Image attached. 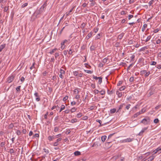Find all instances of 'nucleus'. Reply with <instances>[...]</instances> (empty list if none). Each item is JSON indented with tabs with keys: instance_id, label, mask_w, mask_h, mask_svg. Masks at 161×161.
Here are the masks:
<instances>
[{
	"instance_id": "obj_1",
	"label": "nucleus",
	"mask_w": 161,
	"mask_h": 161,
	"mask_svg": "<svg viewBox=\"0 0 161 161\" xmlns=\"http://www.w3.org/2000/svg\"><path fill=\"white\" fill-rule=\"evenodd\" d=\"M47 4V1H46L41 6V7L38 9H37L35 11V14L36 15H38L41 14L45 11V9L46 8Z\"/></svg>"
},
{
	"instance_id": "obj_2",
	"label": "nucleus",
	"mask_w": 161,
	"mask_h": 161,
	"mask_svg": "<svg viewBox=\"0 0 161 161\" xmlns=\"http://www.w3.org/2000/svg\"><path fill=\"white\" fill-rule=\"evenodd\" d=\"M151 120L149 117H147L146 118L143 119L141 122V123H142L145 125H149L150 123Z\"/></svg>"
},
{
	"instance_id": "obj_3",
	"label": "nucleus",
	"mask_w": 161,
	"mask_h": 161,
	"mask_svg": "<svg viewBox=\"0 0 161 161\" xmlns=\"http://www.w3.org/2000/svg\"><path fill=\"white\" fill-rule=\"evenodd\" d=\"M69 40H64L63 42H62L61 43V48L62 50L64 49L65 47L64 44L66 43V42H68Z\"/></svg>"
},
{
	"instance_id": "obj_4",
	"label": "nucleus",
	"mask_w": 161,
	"mask_h": 161,
	"mask_svg": "<svg viewBox=\"0 0 161 161\" xmlns=\"http://www.w3.org/2000/svg\"><path fill=\"white\" fill-rule=\"evenodd\" d=\"M14 76L12 75L8 77V78L7 82L8 83L11 82L14 80Z\"/></svg>"
},
{
	"instance_id": "obj_5",
	"label": "nucleus",
	"mask_w": 161,
	"mask_h": 161,
	"mask_svg": "<svg viewBox=\"0 0 161 161\" xmlns=\"http://www.w3.org/2000/svg\"><path fill=\"white\" fill-rule=\"evenodd\" d=\"M65 74V72L64 70L62 69H60V74L59 75V76L60 78L63 79V74L64 75Z\"/></svg>"
},
{
	"instance_id": "obj_6",
	"label": "nucleus",
	"mask_w": 161,
	"mask_h": 161,
	"mask_svg": "<svg viewBox=\"0 0 161 161\" xmlns=\"http://www.w3.org/2000/svg\"><path fill=\"white\" fill-rule=\"evenodd\" d=\"M134 138H127L126 139L123 140L122 141L123 142H129L133 141Z\"/></svg>"
},
{
	"instance_id": "obj_7",
	"label": "nucleus",
	"mask_w": 161,
	"mask_h": 161,
	"mask_svg": "<svg viewBox=\"0 0 161 161\" xmlns=\"http://www.w3.org/2000/svg\"><path fill=\"white\" fill-rule=\"evenodd\" d=\"M101 142V141L99 140L98 141L94 142L92 147H97L98 146V144H100V143Z\"/></svg>"
},
{
	"instance_id": "obj_8",
	"label": "nucleus",
	"mask_w": 161,
	"mask_h": 161,
	"mask_svg": "<svg viewBox=\"0 0 161 161\" xmlns=\"http://www.w3.org/2000/svg\"><path fill=\"white\" fill-rule=\"evenodd\" d=\"M148 128V127H145L138 134V135L139 136H141L144 132L145 130H147Z\"/></svg>"
},
{
	"instance_id": "obj_9",
	"label": "nucleus",
	"mask_w": 161,
	"mask_h": 161,
	"mask_svg": "<svg viewBox=\"0 0 161 161\" xmlns=\"http://www.w3.org/2000/svg\"><path fill=\"white\" fill-rule=\"evenodd\" d=\"M124 94V93H122V92H120L119 91H117L116 92V94L118 95V97H121L123 94Z\"/></svg>"
},
{
	"instance_id": "obj_10",
	"label": "nucleus",
	"mask_w": 161,
	"mask_h": 161,
	"mask_svg": "<svg viewBox=\"0 0 161 161\" xmlns=\"http://www.w3.org/2000/svg\"><path fill=\"white\" fill-rule=\"evenodd\" d=\"M146 35L147 34L145 33L142 35L141 39V40L142 41H144L145 42V40H146Z\"/></svg>"
},
{
	"instance_id": "obj_11",
	"label": "nucleus",
	"mask_w": 161,
	"mask_h": 161,
	"mask_svg": "<svg viewBox=\"0 0 161 161\" xmlns=\"http://www.w3.org/2000/svg\"><path fill=\"white\" fill-rule=\"evenodd\" d=\"M75 6H74L72 7V8L68 12H67L66 13V17L68 16L69 14L70 13L72 12L73 10L74 9V8H75Z\"/></svg>"
},
{
	"instance_id": "obj_12",
	"label": "nucleus",
	"mask_w": 161,
	"mask_h": 161,
	"mask_svg": "<svg viewBox=\"0 0 161 161\" xmlns=\"http://www.w3.org/2000/svg\"><path fill=\"white\" fill-rule=\"evenodd\" d=\"M124 35V33H121L120 35H119L118 36V38L120 40L121 39Z\"/></svg>"
},
{
	"instance_id": "obj_13",
	"label": "nucleus",
	"mask_w": 161,
	"mask_h": 161,
	"mask_svg": "<svg viewBox=\"0 0 161 161\" xmlns=\"http://www.w3.org/2000/svg\"><path fill=\"white\" fill-rule=\"evenodd\" d=\"M154 158H155L154 156L153 155H152L148 158V160L147 161H152L154 159Z\"/></svg>"
},
{
	"instance_id": "obj_14",
	"label": "nucleus",
	"mask_w": 161,
	"mask_h": 161,
	"mask_svg": "<svg viewBox=\"0 0 161 161\" xmlns=\"http://www.w3.org/2000/svg\"><path fill=\"white\" fill-rule=\"evenodd\" d=\"M147 27V25L146 24H145L143 25V26L142 29V32H144L146 28Z\"/></svg>"
},
{
	"instance_id": "obj_15",
	"label": "nucleus",
	"mask_w": 161,
	"mask_h": 161,
	"mask_svg": "<svg viewBox=\"0 0 161 161\" xmlns=\"http://www.w3.org/2000/svg\"><path fill=\"white\" fill-rule=\"evenodd\" d=\"M96 47L95 46V45H92L90 47V49L91 51H92L95 50L96 49Z\"/></svg>"
},
{
	"instance_id": "obj_16",
	"label": "nucleus",
	"mask_w": 161,
	"mask_h": 161,
	"mask_svg": "<svg viewBox=\"0 0 161 161\" xmlns=\"http://www.w3.org/2000/svg\"><path fill=\"white\" fill-rule=\"evenodd\" d=\"M6 46V44H4L3 45H1L0 46V52H1L2 50Z\"/></svg>"
},
{
	"instance_id": "obj_17",
	"label": "nucleus",
	"mask_w": 161,
	"mask_h": 161,
	"mask_svg": "<svg viewBox=\"0 0 161 161\" xmlns=\"http://www.w3.org/2000/svg\"><path fill=\"white\" fill-rule=\"evenodd\" d=\"M149 92L147 94V96L148 97H150L153 94V92H152L151 90L149 91Z\"/></svg>"
},
{
	"instance_id": "obj_18",
	"label": "nucleus",
	"mask_w": 161,
	"mask_h": 161,
	"mask_svg": "<svg viewBox=\"0 0 161 161\" xmlns=\"http://www.w3.org/2000/svg\"><path fill=\"white\" fill-rule=\"evenodd\" d=\"M96 4V3L95 1H94L93 2H91V3L90 4V7H92L95 5Z\"/></svg>"
},
{
	"instance_id": "obj_19",
	"label": "nucleus",
	"mask_w": 161,
	"mask_h": 161,
	"mask_svg": "<svg viewBox=\"0 0 161 161\" xmlns=\"http://www.w3.org/2000/svg\"><path fill=\"white\" fill-rule=\"evenodd\" d=\"M74 154L75 156H77L80 155L81 153L80 152L77 151L74 153Z\"/></svg>"
},
{
	"instance_id": "obj_20",
	"label": "nucleus",
	"mask_w": 161,
	"mask_h": 161,
	"mask_svg": "<svg viewBox=\"0 0 161 161\" xmlns=\"http://www.w3.org/2000/svg\"><path fill=\"white\" fill-rule=\"evenodd\" d=\"M151 37L152 36L150 35H149L146 38V40H145V42H147L148 41L150 40Z\"/></svg>"
},
{
	"instance_id": "obj_21",
	"label": "nucleus",
	"mask_w": 161,
	"mask_h": 161,
	"mask_svg": "<svg viewBox=\"0 0 161 161\" xmlns=\"http://www.w3.org/2000/svg\"><path fill=\"white\" fill-rule=\"evenodd\" d=\"M92 34V33L91 32L88 33L86 37V38H87V39H88L91 37Z\"/></svg>"
},
{
	"instance_id": "obj_22",
	"label": "nucleus",
	"mask_w": 161,
	"mask_h": 161,
	"mask_svg": "<svg viewBox=\"0 0 161 161\" xmlns=\"http://www.w3.org/2000/svg\"><path fill=\"white\" fill-rule=\"evenodd\" d=\"M107 138L106 136H104L101 137V140L103 142H104Z\"/></svg>"
},
{
	"instance_id": "obj_23",
	"label": "nucleus",
	"mask_w": 161,
	"mask_h": 161,
	"mask_svg": "<svg viewBox=\"0 0 161 161\" xmlns=\"http://www.w3.org/2000/svg\"><path fill=\"white\" fill-rule=\"evenodd\" d=\"M125 105V104H124V103L120 105L119 106V109H118V110L117 111V112H118L119 110L122 109V108H123V106Z\"/></svg>"
},
{
	"instance_id": "obj_24",
	"label": "nucleus",
	"mask_w": 161,
	"mask_h": 161,
	"mask_svg": "<svg viewBox=\"0 0 161 161\" xmlns=\"http://www.w3.org/2000/svg\"><path fill=\"white\" fill-rule=\"evenodd\" d=\"M116 111V109L115 108H113V109H111L110 110V113L111 114H113Z\"/></svg>"
},
{
	"instance_id": "obj_25",
	"label": "nucleus",
	"mask_w": 161,
	"mask_h": 161,
	"mask_svg": "<svg viewBox=\"0 0 161 161\" xmlns=\"http://www.w3.org/2000/svg\"><path fill=\"white\" fill-rule=\"evenodd\" d=\"M114 92V91H113V90H112L111 91H109V90L108 89L107 91V93L109 95H111Z\"/></svg>"
},
{
	"instance_id": "obj_26",
	"label": "nucleus",
	"mask_w": 161,
	"mask_h": 161,
	"mask_svg": "<svg viewBox=\"0 0 161 161\" xmlns=\"http://www.w3.org/2000/svg\"><path fill=\"white\" fill-rule=\"evenodd\" d=\"M56 50H57V49L56 48H55L53 49L49 53L51 54H52L53 53H54Z\"/></svg>"
},
{
	"instance_id": "obj_27",
	"label": "nucleus",
	"mask_w": 161,
	"mask_h": 161,
	"mask_svg": "<svg viewBox=\"0 0 161 161\" xmlns=\"http://www.w3.org/2000/svg\"><path fill=\"white\" fill-rule=\"evenodd\" d=\"M53 139H54V137L52 136H50L48 137V139L49 141H52Z\"/></svg>"
},
{
	"instance_id": "obj_28",
	"label": "nucleus",
	"mask_w": 161,
	"mask_h": 161,
	"mask_svg": "<svg viewBox=\"0 0 161 161\" xmlns=\"http://www.w3.org/2000/svg\"><path fill=\"white\" fill-rule=\"evenodd\" d=\"M99 92L100 93V94L102 95H104L105 93V92L104 90H102L101 91H100Z\"/></svg>"
},
{
	"instance_id": "obj_29",
	"label": "nucleus",
	"mask_w": 161,
	"mask_h": 161,
	"mask_svg": "<svg viewBox=\"0 0 161 161\" xmlns=\"http://www.w3.org/2000/svg\"><path fill=\"white\" fill-rule=\"evenodd\" d=\"M73 75L75 76L78 75L79 74V72L77 71H75L73 72Z\"/></svg>"
},
{
	"instance_id": "obj_30",
	"label": "nucleus",
	"mask_w": 161,
	"mask_h": 161,
	"mask_svg": "<svg viewBox=\"0 0 161 161\" xmlns=\"http://www.w3.org/2000/svg\"><path fill=\"white\" fill-rule=\"evenodd\" d=\"M144 60V59L143 58H140L139 59L138 62V63H141L142 62H143Z\"/></svg>"
},
{
	"instance_id": "obj_31",
	"label": "nucleus",
	"mask_w": 161,
	"mask_h": 161,
	"mask_svg": "<svg viewBox=\"0 0 161 161\" xmlns=\"http://www.w3.org/2000/svg\"><path fill=\"white\" fill-rule=\"evenodd\" d=\"M135 55L134 54H133L130 57V58H131L130 61H133L134 60V58H135Z\"/></svg>"
},
{
	"instance_id": "obj_32",
	"label": "nucleus",
	"mask_w": 161,
	"mask_h": 161,
	"mask_svg": "<svg viewBox=\"0 0 161 161\" xmlns=\"http://www.w3.org/2000/svg\"><path fill=\"white\" fill-rule=\"evenodd\" d=\"M76 110V108H75V107H74L73 108H72L71 110L70 111L71 112L73 113L75 112Z\"/></svg>"
},
{
	"instance_id": "obj_33",
	"label": "nucleus",
	"mask_w": 161,
	"mask_h": 161,
	"mask_svg": "<svg viewBox=\"0 0 161 161\" xmlns=\"http://www.w3.org/2000/svg\"><path fill=\"white\" fill-rule=\"evenodd\" d=\"M8 152L11 154L12 153H14V152L13 149H10L8 151Z\"/></svg>"
},
{
	"instance_id": "obj_34",
	"label": "nucleus",
	"mask_w": 161,
	"mask_h": 161,
	"mask_svg": "<svg viewBox=\"0 0 161 161\" xmlns=\"http://www.w3.org/2000/svg\"><path fill=\"white\" fill-rule=\"evenodd\" d=\"M108 60V58H104L103 60V62L104 63H105L107 62V61Z\"/></svg>"
},
{
	"instance_id": "obj_35",
	"label": "nucleus",
	"mask_w": 161,
	"mask_h": 161,
	"mask_svg": "<svg viewBox=\"0 0 161 161\" xmlns=\"http://www.w3.org/2000/svg\"><path fill=\"white\" fill-rule=\"evenodd\" d=\"M74 51V50L73 49H70L69 51L68 52V54L69 55L73 53V51Z\"/></svg>"
},
{
	"instance_id": "obj_36",
	"label": "nucleus",
	"mask_w": 161,
	"mask_h": 161,
	"mask_svg": "<svg viewBox=\"0 0 161 161\" xmlns=\"http://www.w3.org/2000/svg\"><path fill=\"white\" fill-rule=\"evenodd\" d=\"M65 108V106L64 105H62L61 107V108L60 109V110L59 111L60 112H61Z\"/></svg>"
},
{
	"instance_id": "obj_37",
	"label": "nucleus",
	"mask_w": 161,
	"mask_h": 161,
	"mask_svg": "<svg viewBox=\"0 0 161 161\" xmlns=\"http://www.w3.org/2000/svg\"><path fill=\"white\" fill-rule=\"evenodd\" d=\"M119 45H120V42H117L115 44L114 46L116 47H119Z\"/></svg>"
},
{
	"instance_id": "obj_38",
	"label": "nucleus",
	"mask_w": 161,
	"mask_h": 161,
	"mask_svg": "<svg viewBox=\"0 0 161 161\" xmlns=\"http://www.w3.org/2000/svg\"><path fill=\"white\" fill-rule=\"evenodd\" d=\"M77 120L76 119H73L71 120V122L72 123H74L77 122Z\"/></svg>"
},
{
	"instance_id": "obj_39",
	"label": "nucleus",
	"mask_w": 161,
	"mask_h": 161,
	"mask_svg": "<svg viewBox=\"0 0 161 161\" xmlns=\"http://www.w3.org/2000/svg\"><path fill=\"white\" fill-rule=\"evenodd\" d=\"M68 96H65L63 98V101L64 102H65V101H66V100H67V99H68Z\"/></svg>"
},
{
	"instance_id": "obj_40",
	"label": "nucleus",
	"mask_w": 161,
	"mask_h": 161,
	"mask_svg": "<svg viewBox=\"0 0 161 161\" xmlns=\"http://www.w3.org/2000/svg\"><path fill=\"white\" fill-rule=\"evenodd\" d=\"M145 73L146 74L145 75V77H147L148 76V75H149V74H150V72L148 71V72H146V73Z\"/></svg>"
},
{
	"instance_id": "obj_41",
	"label": "nucleus",
	"mask_w": 161,
	"mask_h": 161,
	"mask_svg": "<svg viewBox=\"0 0 161 161\" xmlns=\"http://www.w3.org/2000/svg\"><path fill=\"white\" fill-rule=\"evenodd\" d=\"M98 82L100 84L102 82V78L101 77H99V78L98 79Z\"/></svg>"
},
{
	"instance_id": "obj_42",
	"label": "nucleus",
	"mask_w": 161,
	"mask_h": 161,
	"mask_svg": "<svg viewBox=\"0 0 161 161\" xmlns=\"http://www.w3.org/2000/svg\"><path fill=\"white\" fill-rule=\"evenodd\" d=\"M159 120L158 119H154L153 122L157 124L158 123Z\"/></svg>"
},
{
	"instance_id": "obj_43",
	"label": "nucleus",
	"mask_w": 161,
	"mask_h": 161,
	"mask_svg": "<svg viewBox=\"0 0 161 161\" xmlns=\"http://www.w3.org/2000/svg\"><path fill=\"white\" fill-rule=\"evenodd\" d=\"M146 49H147V47H143L140 49V51H144Z\"/></svg>"
},
{
	"instance_id": "obj_44",
	"label": "nucleus",
	"mask_w": 161,
	"mask_h": 161,
	"mask_svg": "<svg viewBox=\"0 0 161 161\" xmlns=\"http://www.w3.org/2000/svg\"><path fill=\"white\" fill-rule=\"evenodd\" d=\"M84 71L87 73L92 74V71L90 70H85Z\"/></svg>"
},
{
	"instance_id": "obj_45",
	"label": "nucleus",
	"mask_w": 161,
	"mask_h": 161,
	"mask_svg": "<svg viewBox=\"0 0 161 161\" xmlns=\"http://www.w3.org/2000/svg\"><path fill=\"white\" fill-rule=\"evenodd\" d=\"M16 133L17 135L19 136L20 135L21 133L19 130H17V131L16 132Z\"/></svg>"
},
{
	"instance_id": "obj_46",
	"label": "nucleus",
	"mask_w": 161,
	"mask_h": 161,
	"mask_svg": "<svg viewBox=\"0 0 161 161\" xmlns=\"http://www.w3.org/2000/svg\"><path fill=\"white\" fill-rule=\"evenodd\" d=\"M5 142H2L0 144V146L2 147H3L5 145Z\"/></svg>"
},
{
	"instance_id": "obj_47",
	"label": "nucleus",
	"mask_w": 161,
	"mask_h": 161,
	"mask_svg": "<svg viewBox=\"0 0 161 161\" xmlns=\"http://www.w3.org/2000/svg\"><path fill=\"white\" fill-rule=\"evenodd\" d=\"M134 77H130L129 79V81L130 82H132L134 80Z\"/></svg>"
},
{
	"instance_id": "obj_48",
	"label": "nucleus",
	"mask_w": 161,
	"mask_h": 161,
	"mask_svg": "<svg viewBox=\"0 0 161 161\" xmlns=\"http://www.w3.org/2000/svg\"><path fill=\"white\" fill-rule=\"evenodd\" d=\"M59 54L58 53H56L55 54V59H56L57 58V57H58L59 56Z\"/></svg>"
},
{
	"instance_id": "obj_49",
	"label": "nucleus",
	"mask_w": 161,
	"mask_h": 161,
	"mask_svg": "<svg viewBox=\"0 0 161 161\" xmlns=\"http://www.w3.org/2000/svg\"><path fill=\"white\" fill-rule=\"evenodd\" d=\"M125 86H122L119 88V90L120 91L124 90L125 88Z\"/></svg>"
},
{
	"instance_id": "obj_50",
	"label": "nucleus",
	"mask_w": 161,
	"mask_h": 161,
	"mask_svg": "<svg viewBox=\"0 0 161 161\" xmlns=\"http://www.w3.org/2000/svg\"><path fill=\"white\" fill-rule=\"evenodd\" d=\"M9 6H8V7H5L4 8V11L5 12H7Z\"/></svg>"
},
{
	"instance_id": "obj_51",
	"label": "nucleus",
	"mask_w": 161,
	"mask_h": 161,
	"mask_svg": "<svg viewBox=\"0 0 161 161\" xmlns=\"http://www.w3.org/2000/svg\"><path fill=\"white\" fill-rule=\"evenodd\" d=\"M133 63H132L131 64H130V65L127 67V70L128 71L130 70V67H132L133 66Z\"/></svg>"
},
{
	"instance_id": "obj_52",
	"label": "nucleus",
	"mask_w": 161,
	"mask_h": 161,
	"mask_svg": "<svg viewBox=\"0 0 161 161\" xmlns=\"http://www.w3.org/2000/svg\"><path fill=\"white\" fill-rule=\"evenodd\" d=\"M96 121L97 122H98L100 124V126H102V125H101V123H102V121L99 120V119H97L96 120Z\"/></svg>"
},
{
	"instance_id": "obj_53",
	"label": "nucleus",
	"mask_w": 161,
	"mask_h": 161,
	"mask_svg": "<svg viewBox=\"0 0 161 161\" xmlns=\"http://www.w3.org/2000/svg\"><path fill=\"white\" fill-rule=\"evenodd\" d=\"M14 125L13 124V123H11L9 125L8 127L9 128L12 129L14 127Z\"/></svg>"
},
{
	"instance_id": "obj_54",
	"label": "nucleus",
	"mask_w": 161,
	"mask_h": 161,
	"mask_svg": "<svg viewBox=\"0 0 161 161\" xmlns=\"http://www.w3.org/2000/svg\"><path fill=\"white\" fill-rule=\"evenodd\" d=\"M161 42V40L160 39H158L156 41V43L157 44H159Z\"/></svg>"
},
{
	"instance_id": "obj_55",
	"label": "nucleus",
	"mask_w": 161,
	"mask_h": 161,
	"mask_svg": "<svg viewBox=\"0 0 161 161\" xmlns=\"http://www.w3.org/2000/svg\"><path fill=\"white\" fill-rule=\"evenodd\" d=\"M27 5H28V3H25L23 4L22 5L21 7H22V8H24V7H25Z\"/></svg>"
},
{
	"instance_id": "obj_56",
	"label": "nucleus",
	"mask_w": 161,
	"mask_h": 161,
	"mask_svg": "<svg viewBox=\"0 0 161 161\" xmlns=\"http://www.w3.org/2000/svg\"><path fill=\"white\" fill-rule=\"evenodd\" d=\"M94 93L95 94H97L99 93V92L100 91H99L98 90L95 89L94 90Z\"/></svg>"
},
{
	"instance_id": "obj_57",
	"label": "nucleus",
	"mask_w": 161,
	"mask_h": 161,
	"mask_svg": "<svg viewBox=\"0 0 161 161\" xmlns=\"http://www.w3.org/2000/svg\"><path fill=\"white\" fill-rule=\"evenodd\" d=\"M59 130V127H55L54 128V131L55 132H57Z\"/></svg>"
},
{
	"instance_id": "obj_58",
	"label": "nucleus",
	"mask_w": 161,
	"mask_h": 161,
	"mask_svg": "<svg viewBox=\"0 0 161 161\" xmlns=\"http://www.w3.org/2000/svg\"><path fill=\"white\" fill-rule=\"evenodd\" d=\"M153 2H154L153 0H151L148 3L149 6H150L153 3Z\"/></svg>"
},
{
	"instance_id": "obj_59",
	"label": "nucleus",
	"mask_w": 161,
	"mask_h": 161,
	"mask_svg": "<svg viewBox=\"0 0 161 161\" xmlns=\"http://www.w3.org/2000/svg\"><path fill=\"white\" fill-rule=\"evenodd\" d=\"M74 92L75 94H78L79 92V91L76 89L74 90Z\"/></svg>"
},
{
	"instance_id": "obj_60",
	"label": "nucleus",
	"mask_w": 161,
	"mask_h": 161,
	"mask_svg": "<svg viewBox=\"0 0 161 161\" xmlns=\"http://www.w3.org/2000/svg\"><path fill=\"white\" fill-rule=\"evenodd\" d=\"M82 116V114L81 113H78L77 114L76 116L78 118H80Z\"/></svg>"
},
{
	"instance_id": "obj_61",
	"label": "nucleus",
	"mask_w": 161,
	"mask_h": 161,
	"mask_svg": "<svg viewBox=\"0 0 161 161\" xmlns=\"http://www.w3.org/2000/svg\"><path fill=\"white\" fill-rule=\"evenodd\" d=\"M157 63L154 61H152L151 64V65H155Z\"/></svg>"
},
{
	"instance_id": "obj_62",
	"label": "nucleus",
	"mask_w": 161,
	"mask_h": 161,
	"mask_svg": "<svg viewBox=\"0 0 161 161\" xmlns=\"http://www.w3.org/2000/svg\"><path fill=\"white\" fill-rule=\"evenodd\" d=\"M133 17V15H129L128 16V19L129 20H130L131 18Z\"/></svg>"
},
{
	"instance_id": "obj_63",
	"label": "nucleus",
	"mask_w": 161,
	"mask_h": 161,
	"mask_svg": "<svg viewBox=\"0 0 161 161\" xmlns=\"http://www.w3.org/2000/svg\"><path fill=\"white\" fill-rule=\"evenodd\" d=\"M20 87L21 86H19L16 88V90L18 92L19 91H20Z\"/></svg>"
},
{
	"instance_id": "obj_64",
	"label": "nucleus",
	"mask_w": 161,
	"mask_h": 161,
	"mask_svg": "<svg viewBox=\"0 0 161 161\" xmlns=\"http://www.w3.org/2000/svg\"><path fill=\"white\" fill-rule=\"evenodd\" d=\"M58 145V142H56L54 143L53 146H57Z\"/></svg>"
}]
</instances>
